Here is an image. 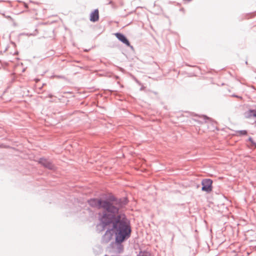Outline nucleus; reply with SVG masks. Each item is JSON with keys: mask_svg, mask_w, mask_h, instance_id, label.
I'll return each mask as SVG.
<instances>
[{"mask_svg": "<svg viewBox=\"0 0 256 256\" xmlns=\"http://www.w3.org/2000/svg\"><path fill=\"white\" fill-rule=\"evenodd\" d=\"M92 207L102 208L104 212L100 216V220L102 226L107 228L103 240L107 242L110 240L114 234L116 242L120 244L130 236L131 230L125 218L118 214L120 206H115V201L110 202L100 199H91L88 201Z\"/></svg>", "mask_w": 256, "mask_h": 256, "instance_id": "obj_1", "label": "nucleus"}, {"mask_svg": "<svg viewBox=\"0 0 256 256\" xmlns=\"http://www.w3.org/2000/svg\"><path fill=\"white\" fill-rule=\"evenodd\" d=\"M212 182L210 179H205L202 181V190L206 192H210L212 190Z\"/></svg>", "mask_w": 256, "mask_h": 256, "instance_id": "obj_2", "label": "nucleus"}, {"mask_svg": "<svg viewBox=\"0 0 256 256\" xmlns=\"http://www.w3.org/2000/svg\"><path fill=\"white\" fill-rule=\"evenodd\" d=\"M39 162L49 169L52 170L54 168V165L46 159L40 158L39 160Z\"/></svg>", "mask_w": 256, "mask_h": 256, "instance_id": "obj_3", "label": "nucleus"}, {"mask_svg": "<svg viewBox=\"0 0 256 256\" xmlns=\"http://www.w3.org/2000/svg\"><path fill=\"white\" fill-rule=\"evenodd\" d=\"M124 44H126L128 46H130V43L124 35L120 33H116L114 34Z\"/></svg>", "mask_w": 256, "mask_h": 256, "instance_id": "obj_4", "label": "nucleus"}, {"mask_svg": "<svg viewBox=\"0 0 256 256\" xmlns=\"http://www.w3.org/2000/svg\"><path fill=\"white\" fill-rule=\"evenodd\" d=\"M244 116L246 118H254L256 120V110H249L244 113Z\"/></svg>", "mask_w": 256, "mask_h": 256, "instance_id": "obj_5", "label": "nucleus"}, {"mask_svg": "<svg viewBox=\"0 0 256 256\" xmlns=\"http://www.w3.org/2000/svg\"><path fill=\"white\" fill-rule=\"evenodd\" d=\"M99 18V12L98 10H95L90 15V20L93 22L98 21Z\"/></svg>", "mask_w": 256, "mask_h": 256, "instance_id": "obj_6", "label": "nucleus"}, {"mask_svg": "<svg viewBox=\"0 0 256 256\" xmlns=\"http://www.w3.org/2000/svg\"><path fill=\"white\" fill-rule=\"evenodd\" d=\"M138 256H151V254L148 252H140Z\"/></svg>", "mask_w": 256, "mask_h": 256, "instance_id": "obj_7", "label": "nucleus"}, {"mask_svg": "<svg viewBox=\"0 0 256 256\" xmlns=\"http://www.w3.org/2000/svg\"><path fill=\"white\" fill-rule=\"evenodd\" d=\"M238 133L240 135H246L247 134V132L245 130H243L238 132Z\"/></svg>", "mask_w": 256, "mask_h": 256, "instance_id": "obj_8", "label": "nucleus"}, {"mask_svg": "<svg viewBox=\"0 0 256 256\" xmlns=\"http://www.w3.org/2000/svg\"><path fill=\"white\" fill-rule=\"evenodd\" d=\"M255 145V146H256V144H254Z\"/></svg>", "mask_w": 256, "mask_h": 256, "instance_id": "obj_9", "label": "nucleus"}]
</instances>
